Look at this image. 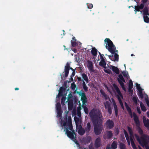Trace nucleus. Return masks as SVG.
I'll return each instance as SVG.
<instances>
[{"label":"nucleus","mask_w":149,"mask_h":149,"mask_svg":"<svg viewBox=\"0 0 149 149\" xmlns=\"http://www.w3.org/2000/svg\"><path fill=\"white\" fill-rule=\"evenodd\" d=\"M77 79L78 81H84V80L81 79V77H77Z\"/></svg>","instance_id":"61"},{"label":"nucleus","mask_w":149,"mask_h":149,"mask_svg":"<svg viewBox=\"0 0 149 149\" xmlns=\"http://www.w3.org/2000/svg\"><path fill=\"white\" fill-rule=\"evenodd\" d=\"M119 146L120 149H126L125 145L122 143H120L119 144Z\"/></svg>","instance_id":"32"},{"label":"nucleus","mask_w":149,"mask_h":149,"mask_svg":"<svg viewBox=\"0 0 149 149\" xmlns=\"http://www.w3.org/2000/svg\"><path fill=\"white\" fill-rule=\"evenodd\" d=\"M83 87L84 91L85 92H86L88 90V87L86 86L85 82L84 81H83Z\"/></svg>","instance_id":"30"},{"label":"nucleus","mask_w":149,"mask_h":149,"mask_svg":"<svg viewBox=\"0 0 149 149\" xmlns=\"http://www.w3.org/2000/svg\"><path fill=\"white\" fill-rule=\"evenodd\" d=\"M105 125L107 128L111 129L114 126V123L112 120L108 119L106 121Z\"/></svg>","instance_id":"10"},{"label":"nucleus","mask_w":149,"mask_h":149,"mask_svg":"<svg viewBox=\"0 0 149 149\" xmlns=\"http://www.w3.org/2000/svg\"><path fill=\"white\" fill-rule=\"evenodd\" d=\"M93 7V5L92 4H89L88 6V8L89 9H91Z\"/></svg>","instance_id":"51"},{"label":"nucleus","mask_w":149,"mask_h":149,"mask_svg":"<svg viewBox=\"0 0 149 149\" xmlns=\"http://www.w3.org/2000/svg\"><path fill=\"white\" fill-rule=\"evenodd\" d=\"M57 111V116H58V117H61L62 115V111Z\"/></svg>","instance_id":"47"},{"label":"nucleus","mask_w":149,"mask_h":149,"mask_svg":"<svg viewBox=\"0 0 149 149\" xmlns=\"http://www.w3.org/2000/svg\"><path fill=\"white\" fill-rule=\"evenodd\" d=\"M100 92L104 97H106L107 95L104 92L102 91L101 90H100Z\"/></svg>","instance_id":"54"},{"label":"nucleus","mask_w":149,"mask_h":149,"mask_svg":"<svg viewBox=\"0 0 149 149\" xmlns=\"http://www.w3.org/2000/svg\"><path fill=\"white\" fill-rule=\"evenodd\" d=\"M87 67L89 70L90 71L92 72L94 71L93 69V66L92 62L89 60L87 61Z\"/></svg>","instance_id":"13"},{"label":"nucleus","mask_w":149,"mask_h":149,"mask_svg":"<svg viewBox=\"0 0 149 149\" xmlns=\"http://www.w3.org/2000/svg\"><path fill=\"white\" fill-rule=\"evenodd\" d=\"M70 70H72V71L74 70H75L72 67H70V63L68 62H67L65 67L64 71L63 72V73H65V74H64L63 77H62L61 74L60 75L61 78H63V77L66 78L68 76Z\"/></svg>","instance_id":"7"},{"label":"nucleus","mask_w":149,"mask_h":149,"mask_svg":"<svg viewBox=\"0 0 149 149\" xmlns=\"http://www.w3.org/2000/svg\"><path fill=\"white\" fill-rule=\"evenodd\" d=\"M77 93L79 94V95L81 96V97L84 96L85 95V93L84 92L81 93L80 92H77Z\"/></svg>","instance_id":"45"},{"label":"nucleus","mask_w":149,"mask_h":149,"mask_svg":"<svg viewBox=\"0 0 149 149\" xmlns=\"http://www.w3.org/2000/svg\"><path fill=\"white\" fill-rule=\"evenodd\" d=\"M71 43L72 46V47H74L76 46L77 44L76 42L75 41H71Z\"/></svg>","instance_id":"46"},{"label":"nucleus","mask_w":149,"mask_h":149,"mask_svg":"<svg viewBox=\"0 0 149 149\" xmlns=\"http://www.w3.org/2000/svg\"><path fill=\"white\" fill-rule=\"evenodd\" d=\"M76 127H77V128L78 129V130H79V129L83 128L81 125H78L77 124V122L76 121Z\"/></svg>","instance_id":"44"},{"label":"nucleus","mask_w":149,"mask_h":149,"mask_svg":"<svg viewBox=\"0 0 149 149\" xmlns=\"http://www.w3.org/2000/svg\"><path fill=\"white\" fill-rule=\"evenodd\" d=\"M78 132L80 135L81 136L83 135L85 133V130L83 128L79 129Z\"/></svg>","instance_id":"20"},{"label":"nucleus","mask_w":149,"mask_h":149,"mask_svg":"<svg viewBox=\"0 0 149 149\" xmlns=\"http://www.w3.org/2000/svg\"><path fill=\"white\" fill-rule=\"evenodd\" d=\"M139 6L140 7V8L141 9H143L144 7V5L143 3H141Z\"/></svg>","instance_id":"58"},{"label":"nucleus","mask_w":149,"mask_h":149,"mask_svg":"<svg viewBox=\"0 0 149 149\" xmlns=\"http://www.w3.org/2000/svg\"><path fill=\"white\" fill-rule=\"evenodd\" d=\"M143 122L145 127H146L148 130H149V119H146V117L143 116Z\"/></svg>","instance_id":"12"},{"label":"nucleus","mask_w":149,"mask_h":149,"mask_svg":"<svg viewBox=\"0 0 149 149\" xmlns=\"http://www.w3.org/2000/svg\"><path fill=\"white\" fill-rule=\"evenodd\" d=\"M72 40L71 41H75L76 40L74 37H73L72 38Z\"/></svg>","instance_id":"64"},{"label":"nucleus","mask_w":149,"mask_h":149,"mask_svg":"<svg viewBox=\"0 0 149 149\" xmlns=\"http://www.w3.org/2000/svg\"><path fill=\"white\" fill-rule=\"evenodd\" d=\"M133 119L136 127H138V132L140 135H142L143 134V132L140 127V122L139 118L135 112L133 113Z\"/></svg>","instance_id":"5"},{"label":"nucleus","mask_w":149,"mask_h":149,"mask_svg":"<svg viewBox=\"0 0 149 149\" xmlns=\"http://www.w3.org/2000/svg\"><path fill=\"white\" fill-rule=\"evenodd\" d=\"M81 109V108L80 107V106L79 107H78L77 108V111H80Z\"/></svg>","instance_id":"57"},{"label":"nucleus","mask_w":149,"mask_h":149,"mask_svg":"<svg viewBox=\"0 0 149 149\" xmlns=\"http://www.w3.org/2000/svg\"><path fill=\"white\" fill-rule=\"evenodd\" d=\"M89 115L94 125L95 134L96 135L100 134L103 129L102 116L101 112L93 108L90 111Z\"/></svg>","instance_id":"1"},{"label":"nucleus","mask_w":149,"mask_h":149,"mask_svg":"<svg viewBox=\"0 0 149 149\" xmlns=\"http://www.w3.org/2000/svg\"><path fill=\"white\" fill-rule=\"evenodd\" d=\"M117 80L123 89L125 91L126 88H125V85L123 83V82H125V80L122 74H120L118 75Z\"/></svg>","instance_id":"8"},{"label":"nucleus","mask_w":149,"mask_h":149,"mask_svg":"<svg viewBox=\"0 0 149 149\" xmlns=\"http://www.w3.org/2000/svg\"><path fill=\"white\" fill-rule=\"evenodd\" d=\"M108 146L111 149H116L117 148V142L116 141H114L112 143L111 147L109 146Z\"/></svg>","instance_id":"17"},{"label":"nucleus","mask_w":149,"mask_h":149,"mask_svg":"<svg viewBox=\"0 0 149 149\" xmlns=\"http://www.w3.org/2000/svg\"><path fill=\"white\" fill-rule=\"evenodd\" d=\"M103 104L105 108L107 109L110 115L112 113V111L110 103L109 101H107L104 102Z\"/></svg>","instance_id":"11"},{"label":"nucleus","mask_w":149,"mask_h":149,"mask_svg":"<svg viewBox=\"0 0 149 149\" xmlns=\"http://www.w3.org/2000/svg\"><path fill=\"white\" fill-rule=\"evenodd\" d=\"M101 139L100 137L97 138L95 140V146L96 148H98L100 146Z\"/></svg>","instance_id":"16"},{"label":"nucleus","mask_w":149,"mask_h":149,"mask_svg":"<svg viewBox=\"0 0 149 149\" xmlns=\"http://www.w3.org/2000/svg\"><path fill=\"white\" fill-rule=\"evenodd\" d=\"M64 89V88L63 87H62L60 88L59 93L58 95V96H62L63 95V91Z\"/></svg>","instance_id":"31"},{"label":"nucleus","mask_w":149,"mask_h":149,"mask_svg":"<svg viewBox=\"0 0 149 149\" xmlns=\"http://www.w3.org/2000/svg\"><path fill=\"white\" fill-rule=\"evenodd\" d=\"M75 70H74L73 71H72V74L70 76V79H73L72 77L74 76L75 75Z\"/></svg>","instance_id":"48"},{"label":"nucleus","mask_w":149,"mask_h":149,"mask_svg":"<svg viewBox=\"0 0 149 149\" xmlns=\"http://www.w3.org/2000/svg\"><path fill=\"white\" fill-rule=\"evenodd\" d=\"M132 88H128V91L130 93L132 94L133 93V91L132 90Z\"/></svg>","instance_id":"53"},{"label":"nucleus","mask_w":149,"mask_h":149,"mask_svg":"<svg viewBox=\"0 0 149 149\" xmlns=\"http://www.w3.org/2000/svg\"><path fill=\"white\" fill-rule=\"evenodd\" d=\"M97 50L95 47L93 48L91 51V53L94 56H96L97 54Z\"/></svg>","instance_id":"26"},{"label":"nucleus","mask_w":149,"mask_h":149,"mask_svg":"<svg viewBox=\"0 0 149 149\" xmlns=\"http://www.w3.org/2000/svg\"><path fill=\"white\" fill-rule=\"evenodd\" d=\"M136 110H137V111L138 112V113L139 114H140L141 113V111H140V108L139 107H136Z\"/></svg>","instance_id":"52"},{"label":"nucleus","mask_w":149,"mask_h":149,"mask_svg":"<svg viewBox=\"0 0 149 149\" xmlns=\"http://www.w3.org/2000/svg\"><path fill=\"white\" fill-rule=\"evenodd\" d=\"M134 11H140V10L139 9V8L137 6H134Z\"/></svg>","instance_id":"49"},{"label":"nucleus","mask_w":149,"mask_h":149,"mask_svg":"<svg viewBox=\"0 0 149 149\" xmlns=\"http://www.w3.org/2000/svg\"><path fill=\"white\" fill-rule=\"evenodd\" d=\"M107 136L108 139L111 138L113 136V133L111 131H107Z\"/></svg>","instance_id":"27"},{"label":"nucleus","mask_w":149,"mask_h":149,"mask_svg":"<svg viewBox=\"0 0 149 149\" xmlns=\"http://www.w3.org/2000/svg\"><path fill=\"white\" fill-rule=\"evenodd\" d=\"M130 140L131 142V145H132V147L136 146L135 144V143H134L132 138L130 137Z\"/></svg>","instance_id":"42"},{"label":"nucleus","mask_w":149,"mask_h":149,"mask_svg":"<svg viewBox=\"0 0 149 149\" xmlns=\"http://www.w3.org/2000/svg\"><path fill=\"white\" fill-rule=\"evenodd\" d=\"M104 71L105 72L108 74H110L112 73V72L109 69H105Z\"/></svg>","instance_id":"41"},{"label":"nucleus","mask_w":149,"mask_h":149,"mask_svg":"<svg viewBox=\"0 0 149 149\" xmlns=\"http://www.w3.org/2000/svg\"><path fill=\"white\" fill-rule=\"evenodd\" d=\"M140 106L141 110L143 111H145L146 110V109L143 104L142 102L140 103Z\"/></svg>","instance_id":"28"},{"label":"nucleus","mask_w":149,"mask_h":149,"mask_svg":"<svg viewBox=\"0 0 149 149\" xmlns=\"http://www.w3.org/2000/svg\"><path fill=\"white\" fill-rule=\"evenodd\" d=\"M127 129L130 135L131 136L133 135V133L132 129L129 126H128Z\"/></svg>","instance_id":"33"},{"label":"nucleus","mask_w":149,"mask_h":149,"mask_svg":"<svg viewBox=\"0 0 149 149\" xmlns=\"http://www.w3.org/2000/svg\"><path fill=\"white\" fill-rule=\"evenodd\" d=\"M104 56V54L103 55H102V56H100V58L101 59V61L104 60V59L103 56Z\"/></svg>","instance_id":"60"},{"label":"nucleus","mask_w":149,"mask_h":149,"mask_svg":"<svg viewBox=\"0 0 149 149\" xmlns=\"http://www.w3.org/2000/svg\"><path fill=\"white\" fill-rule=\"evenodd\" d=\"M61 124L62 126L64 127V131L67 136L74 141L76 140V135L75 131L73 129L71 117H69L67 120L66 118V121H62Z\"/></svg>","instance_id":"2"},{"label":"nucleus","mask_w":149,"mask_h":149,"mask_svg":"<svg viewBox=\"0 0 149 149\" xmlns=\"http://www.w3.org/2000/svg\"><path fill=\"white\" fill-rule=\"evenodd\" d=\"M100 92L104 97H106L107 95L104 92L102 91L101 90H100Z\"/></svg>","instance_id":"56"},{"label":"nucleus","mask_w":149,"mask_h":149,"mask_svg":"<svg viewBox=\"0 0 149 149\" xmlns=\"http://www.w3.org/2000/svg\"><path fill=\"white\" fill-rule=\"evenodd\" d=\"M73 105L72 101H69L68 103V108L69 110H72L73 108Z\"/></svg>","instance_id":"19"},{"label":"nucleus","mask_w":149,"mask_h":149,"mask_svg":"<svg viewBox=\"0 0 149 149\" xmlns=\"http://www.w3.org/2000/svg\"><path fill=\"white\" fill-rule=\"evenodd\" d=\"M122 73L124 77H127V76L128 75V73L127 72L123 71L122 72Z\"/></svg>","instance_id":"40"},{"label":"nucleus","mask_w":149,"mask_h":149,"mask_svg":"<svg viewBox=\"0 0 149 149\" xmlns=\"http://www.w3.org/2000/svg\"><path fill=\"white\" fill-rule=\"evenodd\" d=\"M99 65L100 66L103 67L104 68H106V63L105 61V60L101 61L100 62Z\"/></svg>","instance_id":"23"},{"label":"nucleus","mask_w":149,"mask_h":149,"mask_svg":"<svg viewBox=\"0 0 149 149\" xmlns=\"http://www.w3.org/2000/svg\"><path fill=\"white\" fill-rule=\"evenodd\" d=\"M135 136L139 143L143 147H145L146 149H149V136L146 134H143L140 137L136 134Z\"/></svg>","instance_id":"4"},{"label":"nucleus","mask_w":149,"mask_h":149,"mask_svg":"<svg viewBox=\"0 0 149 149\" xmlns=\"http://www.w3.org/2000/svg\"><path fill=\"white\" fill-rule=\"evenodd\" d=\"M82 78L84 79V81H86V82L87 83H88V80L87 74H86L85 73H83L82 74Z\"/></svg>","instance_id":"24"},{"label":"nucleus","mask_w":149,"mask_h":149,"mask_svg":"<svg viewBox=\"0 0 149 149\" xmlns=\"http://www.w3.org/2000/svg\"><path fill=\"white\" fill-rule=\"evenodd\" d=\"M68 99H70V98H71L72 96V94H69L68 95Z\"/></svg>","instance_id":"63"},{"label":"nucleus","mask_w":149,"mask_h":149,"mask_svg":"<svg viewBox=\"0 0 149 149\" xmlns=\"http://www.w3.org/2000/svg\"><path fill=\"white\" fill-rule=\"evenodd\" d=\"M145 95H146V97L145 99L146 102L148 106L149 107V100L148 99V95L146 94H145Z\"/></svg>","instance_id":"35"},{"label":"nucleus","mask_w":149,"mask_h":149,"mask_svg":"<svg viewBox=\"0 0 149 149\" xmlns=\"http://www.w3.org/2000/svg\"><path fill=\"white\" fill-rule=\"evenodd\" d=\"M91 125L89 123H88L87 124L86 127L85 128V131L87 133H88L91 130Z\"/></svg>","instance_id":"25"},{"label":"nucleus","mask_w":149,"mask_h":149,"mask_svg":"<svg viewBox=\"0 0 149 149\" xmlns=\"http://www.w3.org/2000/svg\"><path fill=\"white\" fill-rule=\"evenodd\" d=\"M114 134L115 136L118 135L119 133V129L118 128H116L114 130Z\"/></svg>","instance_id":"36"},{"label":"nucleus","mask_w":149,"mask_h":149,"mask_svg":"<svg viewBox=\"0 0 149 149\" xmlns=\"http://www.w3.org/2000/svg\"><path fill=\"white\" fill-rule=\"evenodd\" d=\"M145 94L146 93L143 94L142 93V90H140L139 91L138 95L140 98L141 99H143V98L144 96L145 97H146V95H145Z\"/></svg>","instance_id":"22"},{"label":"nucleus","mask_w":149,"mask_h":149,"mask_svg":"<svg viewBox=\"0 0 149 149\" xmlns=\"http://www.w3.org/2000/svg\"><path fill=\"white\" fill-rule=\"evenodd\" d=\"M132 100L133 102L136 104L137 103L138 98L136 97H133Z\"/></svg>","instance_id":"43"},{"label":"nucleus","mask_w":149,"mask_h":149,"mask_svg":"<svg viewBox=\"0 0 149 149\" xmlns=\"http://www.w3.org/2000/svg\"><path fill=\"white\" fill-rule=\"evenodd\" d=\"M136 88L137 90L138 91H141L143 90V89H142L140 86V85L139 84H136Z\"/></svg>","instance_id":"37"},{"label":"nucleus","mask_w":149,"mask_h":149,"mask_svg":"<svg viewBox=\"0 0 149 149\" xmlns=\"http://www.w3.org/2000/svg\"><path fill=\"white\" fill-rule=\"evenodd\" d=\"M100 92L104 97H106L107 95L104 92L102 91L101 90H100Z\"/></svg>","instance_id":"55"},{"label":"nucleus","mask_w":149,"mask_h":149,"mask_svg":"<svg viewBox=\"0 0 149 149\" xmlns=\"http://www.w3.org/2000/svg\"><path fill=\"white\" fill-rule=\"evenodd\" d=\"M125 104L127 111L130 116L131 118H132V116H133V113H132V111L131 108L128 106L127 103L125 102Z\"/></svg>","instance_id":"15"},{"label":"nucleus","mask_w":149,"mask_h":149,"mask_svg":"<svg viewBox=\"0 0 149 149\" xmlns=\"http://www.w3.org/2000/svg\"><path fill=\"white\" fill-rule=\"evenodd\" d=\"M124 133L125 136V138L129 137L127 132L125 130H124Z\"/></svg>","instance_id":"50"},{"label":"nucleus","mask_w":149,"mask_h":149,"mask_svg":"<svg viewBox=\"0 0 149 149\" xmlns=\"http://www.w3.org/2000/svg\"><path fill=\"white\" fill-rule=\"evenodd\" d=\"M143 17L144 21L147 23L149 22V18L147 16H149V13H148L147 7H145L143 10Z\"/></svg>","instance_id":"9"},{"label":"nucleus","mask_w":149,"mask_h":149,"mask_svg":"<svg viewBox=\"0 0 149 149\" xmlns=\"http://www.w3.org/2000/svg\"><path fill=\"white\" fill-rule=\"evenodd\" d=\"M82 107L83 108L85 113L86 114H88V110L87 107L86 106L84 105H82Z\"/></svg>","instance_id":"34"},{"label":"nucleus","mask_w":149,"mask_h":149,"mask_svg":"<svg viewBox=\"0 0 149 149\" xmlns=\"http://www.w3.org/2000/svg\"><path fill=\"white\" fill-rule=\"evenodd\" d=\"M81 113L80 111H77V116L80 117L81 116Z\"/></svg>","instance_id":"62"},{"label":"nucleus","mask_w":149,"mask_h":149,"mask_svg":"<svg viewBox=\"0 0 149 149\" xmlns=\"http://www.w3.org/2000/svg\"><path fill=\"white\" fill-rule=\"evenodd\" d=\"M133 86V84L131 80H130L128 83V88H132Z\"/></svg>","instance_id":"38"},{"label":"nucleus","mask_w":149,"mask_h":149,"mask_svg":"<svg viewBox=\"0 0 149 149\" xmlns=\"http://www.w3.org/2000/svg\"><path fill=\"white\" fill-rule=\"evenodd\" d=\"M87 98L86 95L84 96L81 97V100L82 101L83 104H84L86 103L87 101Z\"/></svg>","instance_id":"21"},{"label":"nucleus","mask_w":149,"mask_h":149,"mask_svg":"<svg viewBox=\"0 0 149 149\" xmlns=\"http://www.w3.org/2000/svg\"><path fill=\"white\" fill-rule=\"evenodd\" d=\"M106 44V48L112 54L109 56V58L112 61H118L119 55H118V51L116 49L115 46L112 42L109 39L106 38L104 40Z\"/></svg>","instance_id":"3"},{"label":"nucleus","mask_w":149,"mask_h":149,"mask_svg":"<svg viewBox=\"0 0 149 149\" xmlns=\"http://www.w3.org/2000/svg\"><path fill=\"white\" fill-rule=\"evenodd\" d=\"M113 106L114 107V109L115 111V115L116 116H117L118 115V108L117 107V105L116 103V102H115V101L114 100L113 101Z\"/></svg>","instance_id":"18"},{"label":"nucleus","mask_w":149,"mask_h":149,"mask_svg":"<svg viewBox=\"0 0 149 149\" xmlns=\"http://www.w3.org/2000/svg\"><path fill=\"white\" fill-rule=\"evenodd\" d=\"M126 140L127 141V142L128 143L129 145H130V139L129 138V137H127L126 138Z\"/></svg>","instance_id":"59"},{"label":"nucleus","mask_w":149,"mask_h":149,"mask_svg":"<svg viewBox=\"0 0 149 149\" xmlns=\"http://www.w3.org/2000/svg\"><path fill=\"white\" fill-rule=\"evenodd\" d=\"M56 106L57 111H61V107L60 103H57Z\"/></svg>","instance_id":"29"},{"label":"nucleus","mask_w":149,"mask_h":149,"mask_svg":"<svg viewBox=\"0 0 149 149\" xmlns=\"http://www.w3.org/2000/svg\"><path fill=\"white\" fill-rule=\"evenodd\" d=\"M113 86L118 94V95H117V98L118 100V101H119L121 106L122 108L124 109V106L121 99V98H123V95L121 93L119 88L116 84H113Z\"/></svg>","instance_id":"6"},{"label":"nucleus","mask_w":149,"mask_h":149,"mask_svg":"<svg viewBox=\"0 0 149 149\" xmlns=\"http://www.w3.org/2000/svg\"><path fill=\"white\" fill-rule=\"evenodd\" d=\"M76 87V85L74 83H73L71 84V87L72 90H74L75 88Z\"/></svg>","instance_id":"39"},{"label":"nucleus","mask_w":149,"mask_h":149,"mask_svg":"<svg viewBox=\"0 0 149 149\" xmlns=\"http://www.w3.org/2000/svg\"><path fill=\"white\" fill-rule=\"evenodd\" d=\"M110 68L112 69L113 71L116 74H118L120 73V70L119 69L116 67L111 65Z\"/></svg>","instance_id":"14"}]
</instances>
